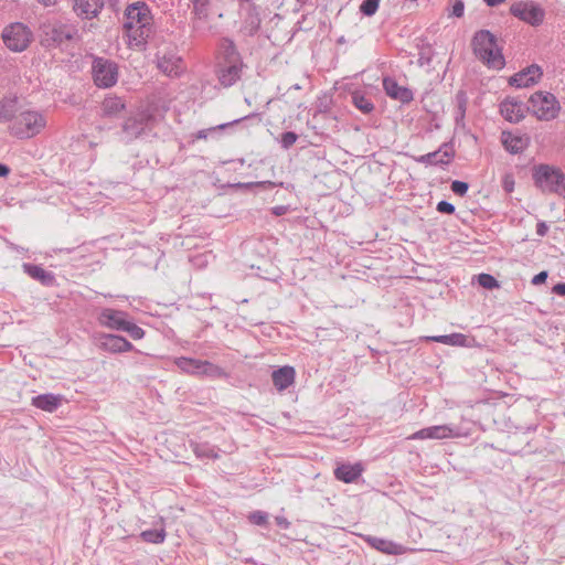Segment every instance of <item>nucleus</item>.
<instances>
[{
  "mask_svg": "<svg viewBox=\"0 0 565 565\" xmlns=\"http://www.w3.org/2000/svg\"><path fill=\"white\" fill-rule=\"evenodd\" d=\"M23 269L31 278L40 281L44 286H53L55 282L54 275L39 265L23 264Z\"/></svg>",
  "mask_w": 565,
  "mask_h": 565,
  "instance_id": "nucleus-26",
  "label": "nucleus"
},
{
  "mask_svg": "<svg viewBox=\"0 0 565 565\" xmlns=\"http://www.w3.org/2000/svg\"><path fill=\"white\" fill-rule=\"evenodd\" d=\"M446 148L447 145L445 143L438 150L418 157L416 161L430 166L448 164L454 153L448 151Z\"/></svg>",
  "mask_w": 565,
  "mask_h": 565,
  "instance_id": "nucleus-21",
  "label": "nucleus"
},
{
  "mask_svg": "<svg viewBox=\"0 0 565 565\" xmlns=\"http://www.w3.org/2000/svg\"><path fill=\"white\" fill-rule=\"evenodd\" d=\"M61 402V396L54 394H41L32 398V405L45 412H54Z\"/></svg>",
  "mask_w": 565,
  "mask_h": 565,
  "instance_id": "nucleus-27",
  "label": "nucleus"
},
{
  "mask_svg": "<svg viewBox=\"0 0 565 565\" xmlns=\"http://www.w3.org/2000/svg\"><path fill=\"white\" fill-rule=\"evenodd\" d=\"M542 75V68L536 64H532L529 67L514 74L510 78L509 83L516 87H529L536 84L541 79Z\"/></svg>",
  "mask_w": 565,
  "mask_h": 565,
  "instance_id": "nucleus-14",
  "label": "nucleus"
},
{
  "mask_svg": "<svg viewBox=\"0 0 565 565\" xmlns=\"http://www.w3.org/2000/svg\"><path fill=\"white\" fill-rule=\"evenodd\" d=\"M244 64L236 63H218L217 78L223 87L233 86L242 77Z\"/></svg>",
  "mask_w": 565,
  "mask_h": 565,
  "instance_id": "nucleus-13",
  "label": "nucleus"
},
{
  "mask_svg": "<svg viewBox=\"0 0 565 565\" xmlns=\"http://www.w3.org/2000/svg\"><path fill=\"white\" fill-rule=\"evenodd\" d=\"M140 536L145 542L149 543H162L166 539V531L161 530H147L141 532Z\"/></svg>",
  "mask_w": 565,
  "mask_h": 565,
  "instance_id": "nucleus-33",
  "label": "nucleus"
},
{
  "mask_svg": "<svg viewBox=\"0 0 565 565\" xmlns=\"http://www.w3.org/2000/svg\"><path fill=\"white\" fill-rule=\"evenodd\" d=\"M363 470L364 468L361 462H344L337 466L334 477L344 483H352L361 477Z\"/></svg>",
  "mask_w": 565,
  "mask_h": 565,
  "instance_id": "nucleus-19",
  "label": "nucleus"
},
{
  "mask_svg": "<svg viewBox=\"0 0 565 565\" xmlns=\"http://www.w3.org/2000/svg\"><path fill=\"white\" fill-rule=\"evenodd\" d=\"M501 141L508 152L518 154L527 147L529 138L515 136L509 131H503L501 135Z\"/></svg>",
  "mask_w": 565,
  "mask_h": 565,
  "instance_id": "nucleus-24",
  "label": "nucleus"
},
{
  "mask_svg": "<svg viewBox=\"0 0 565 565\" xmlns=\"http://www.w3.org/2000/svg\"><path fill=\"white\" fill-rule=\"evenodd\" d=\"M156 120V117L148 110H139L130 115L121 125L119 132L120 140L130 142L138 138L143 131L150 129Z\"/></svg>",
  "mask_w": 565,
  "mask_h": 565,
  "instance_id": "nucleus-5",
  "label": "nucleus"
},
{
  "mask_svg": "<svg viewBox=\"0 0 565 565\" xmlns=\"http://www.w3.org/2000/svg\"><path fill=\"white\" fill-rule=\"evenodd\" d=\"M458 436L456 429L449 425L430 426L414 433L411 439H444Z\"/></svg>",
  "mask_w": 565,
  "mask_h": 565,
  "instance_id": "nucleus-15",
  "label": "nucleus"
},
{
  "mask_svg": "<svg viewBox=\"0 0 565 565\" xmlns=\"http://www.w3.org/2000/svg\"><path fill=\"white\" fill-rule=\"evenodd\" d=\"M352 104L363 114H370L374 110L372 99L363 92L355 90L351 95Z\"/></svg>",
  "mask_w": 565,
  "mask_h": 565,
  "instance_id": "nucleus-29",
  "label": "nucleus"
},
{
  "mask_svg": "<svg viewBox=\"0 0 565 565\" xmlns=\"http://www.w3.org/2000/svg\"><path fill=\"white\" fill-rule=\"evenodd\" d=\"M221 61L218 63H236L242 64V57L236 49L235 43L228 39L223 38L218 44Z\"/></svg>",
  "mask_w": 565,
  "mask_h": 565,
  "instance_id": "nucleus-22",
  "label": "nucleus"
},
{
  "mask_svg": "<svg viewBox=\"0 0 565 565\" xmlns=\"http://www.w3.org/2000/svg\"><path fill=\"white\" fill-rule=\"evenodd\" d=\"M295 376L296 371L289 365L281 366L271 374L273 383L278 391L288 388L294 383Z\"/></svg>",
  "mask_w": 565,
  "mask_h": 565,
  "instance_id": "nucleus-23",
  "label": "nucleus"
},
{
  "mask_svg": "<svg viewBox=\"0 0 565 565\" xmlns=\"http://www.w3.org/2000/svg\"><path fill=\"white\" fill-rule=\"evenodd\" d=\"M463 11H465L463 2L461 0H457L452 6L451 15H454L456 18H461L463 15Z\"/></svg>",
  "mask_w": 565,
  "mask_h": 565,
  "instance_id": "nucleus-45",
  "label": "nucleus"
},
{
  "mask_svg": "<svg viewBox=\"0 0 565 565\" xmlns=\"http://www.w3.org/2000/svg\"><path fill=\"white\" fill-rule=\"evenodd\" d=\"M450 189L456 195L463 196L467 193L469 185L467 182L455 180L451 182Z\"/></svg>",
  "mask_w": 565,
  "mask_h": 565,
  "instance_id": "nucleus-40",
  "label": "nucleus"
},
{
  "mask_svg": "<svg viewBox=\"0 0 565 565\" xmlns=\"http://www.w3.org/2000/svg\"><path fill=\"white\" fill-rule=\"evenodd\" d=\"M93 78L98 87H111L118 79L117 64L103 57H96L93 62Z\"/></svg>",
  "mask_w": 565,
  "mask_h": 565,
  "instance_id": "nucleus-9",
  "label": "nucleus"
},
{
  "mask_svg": "<svg viewBox=\"0 0 565 565\" xmlns=\"http://www.w3.org/2000/svg\"><path fill=\"white\" fill-rule=\"evenodd\" d=\"M100 348L110 353H122L134 350L132 343L118 334H102Z\"/></svg>",
  "mask_w": 565,
  "mask_h": 565,
  "instance_id": "nucleus-16",
  "label": "nucleus"
},
{
  "mask_svg": "<svg viewBox=\"0 0 565 565\" xmlns=\"http://www.w3.org/2000/svg\"><path fill=\"white\" fill-rule=\"evenodd\" d=\"M436 210L443 214H452L455 212V206L447 201H440L437 203Z\"/></svg>",
  "mask_w": 565,
  "mask_h": 565,
  "instance_id": "nucleus-44",
  "label": "nucleus"
},
{
  "mask_svg": "<svg viewBox=\"0 0 565 565\" xmlns=\"http://www.w3.org/2000/svg\"><path fill=\"white\" fill-rule=\"evenodd\" d=\"M502 186H503L504 191H507L508 193H511L514 189L513 177L510 174L505 175L503 179Z\"/></svg>",
  "mask_w": 565,
  "mask_h": 565,
  "instance_id": "nucleus-46",
  "label": "nucleus"
},
{
  "mask_svg": "<svg viewBox=\"0 0 565 565\" xmlns=\"http://www.w3.org/2000/svg\"><path fill=\"white\" fill-rule=\"evenodd\" d=\"M193 4L192 12L198 19L207 17L210 0H191Z\"/></svg>",
  "mask_w": 565,
  "mask_h": 565,
  "instance_id": "nucleus-34",
  "label": "nucleus"
},
{
  "mask_svg": "<svg viewBox=\"0 0 565 565\" xmlns=\"http://www.w3.org/2000/svg\"><path fill=\"white\" fill-rule=\"evenodd\" d=\"M380 0H363L360 11L366 17H372L379 9Z\"/></svg>",
  "mask_w": 565,
  "mask_h": 565,
  "instance_id": "nucleus-38",
  "label": "nucleus"
},
{
  "mask_svg": "<svg viewBox=\"0 0 565 565\" xmlns=\"http://www.w3.org/2000/svg\"><path fill=\"white\" fill-rule=\"evenodd\" d=\"M97 321L102 327L122 331L128 321V313L113 308H103L97 316Z\"/></svg>",
  "mask_w": 565,
  "mask_h": 565,
  "instance_id": "nucleus-12",
  "label": "nucleus"
},
{
  "mask_svg": "<svg viewBox=\"0 0 565 565\" xmlns=\"http://www.w3.org/2000/svg\"><path fill=\"white\" fill-rule=\"evenodd\" d=\"M10 173L8 166L0 163V177H7Z\"/></svg>",
  "mask_w": 565,
  "mask_h": 565,
  "instance_id": "nucleus-52",
  "label": "nucleus"
},
{
  "mask_svg": "<svg viewBox=\"0 0 565 565\" xmlns=\"http://www.w3.org/2000/svg\"><path fill=\"white\" fill-rule=\"evenodd\" d=\"M254 116H255V115H248V116H245V117H243V118L235 119V120H233L232 122H227V124L218 125L216 128H217V129H225L226 127L233 126V125H235V124L241 122L242 120L248 119V118L254 117Z\"/></svg>",
  "mask_w": 565,
  "mask_h": 565,
  "instance_id": "nucleus-49",
  "label": "nucleus"
},
{
  "mask_svg": "<svg viewBox=\"0 0 565 565\" xmlns=\"http://www.w3.org/2000/svg\"><path fill=\"white\" fill-rule=\"evenodd\" d=\"M478 284L484 289L492 290L499 287L498 280L490 274H479L477 276Z\"/></svg>",
  "mask_w": 565,
  "mask_h": 565,
  "instance_id": "nucleus-35",
  "label": "nucleus"
},
{
  "mask_svg": "<svg viewBox=\"0 0 565 565\" xmlns=\"http://www.w3.org/2000/svg\"><path fill=\"white\" fill-rule=\"evenodd\" d=\"M298 139V135L294 131H286L280 136V145L284 149H289L295 145Z\"/></svg>",
  "mask_w": 565,
  "mask_h": 565,
  "instance_id": "nucleus-39",
  "label": "nucleus"
},
{
  "mask_svg": "<svg viewBox=\"0 0 565 565\" xmlns=\"http://www.w3.org/2000/svg\"><path fill=\"white\" fill-rule=\"evenodd\" d=\"M457 100H458V115H457V119L460 117V118H463L465 117V113H466V105H467V97H466V94L463 92H458L457 93Z\"/></svg>",
  "mask_w": 565,
  "mask_h": 565,
  "instance_id": "nucleus-42",
  "label": "nucleus"
},
{
  "mask_svg": "<svg viewBox=\"0 0 565 565\" xmlns=\"http://www.w3.org/2000/svg\"><path fill=\"white\" fill-rule=\"evenodd\" d=\"M122 331L127 332L129 337L132 338L134 340H140L145 337L143 329L130 320L127 321L125 329Z\"/></svg>",
  "mask_w": 565,
  "mask_h": 565,
  "instance_id": "nucleus-37",
  "label": "nucleus"
},
{
  "mask_svg": "<svg viewBox=\"0 0 565 565\" xmlns=\"http://www.w3.org/2000/svg\"><path fill=\"white\" fill-rule=\"evenodd\" d=\"M430 341L439 342L454 347H469L470 338L462 333H451L445 335H435L427 338Z\"/></svg>",
  "mask_w": 565,
  "mask_h": 565,
  "instance_id": "nucleus-28",
  "label": "nucleus"
},
{
  "mask_svg": "<svg viewBox=\"0 0 565 565\" xmlns=\"http://www.w3.org/2000/svg\"><path fill=\"white\" fill-rule=\"evenodd\" d=\"M533 180L536 188L543 193L565 192V175L558 168L548 164H539L534 168Z\"/></svg>",
  "mask_w": 565,
  "mask_h": 565,
  "instance_id": "nucleus-4",
  "label": "nucleus"
},
{
  "mask_svg": "<svg viewBox=\"0 0 565 565\" xmlns=\"http://www.w3.org/2000/svg\"><path fill=\"white\" fill-rule=\"evenodd\" d=\"M526 107L522 102L516 99H505L500 104V113L505 120L510 122H519L525 116Z\"/></svg>",
  "mask_w": 565,
  "mask_h": 565,
  "instance_id": "nucleus-18",
  "label": "nucleus"
},
{
  "mask_svg": "<svg viewBox=\"0 0 565 565\" xmlns=\"http://www.w3.org/2000/svg\"><path fill=\"white\" fill-rule=\"evenodd\" d=\"M223 374L222 367L209 362L203 361L201 374L200 375H206L211 377H218Z\"/></svg>",
  "mask_w": 565,
  "mask_h": 565,
  "instance_id": "nucleus-36",
  "label": "nucleus"
},
{
  "mask_svg": "<svg viewBox=\"0 0 565 565\" xmlns=\"http://www.w3.org/2000/svg\"><path fill=\"white\" fill-rule=\"evenodd\" d=\"M46 120L41 113L26 110L22 111L14 120L11 132L18 138H31L41 132Z\"/></svg>",
  "mask_w": 565,
  "mask_h": 565,
  "instance_id": "nucleus-6",
  "label": "nucleus"
},
{
  "mask_svg": "<svg viewBox=\"0 0 565 565\" xmlns=\"http://www.w3.org/2000/svg\"><path fill=\"white\" fill-rule=\"evenodd\" d=\"M193 451L198 458H210L216 459L218 458L217 451L214 447H211L207 444H195L193 446Z\"/></svg>",
  "mask_w": 565,
  "mask_h": 565,
  "instance_id": "nucleus-32",
  "label": "nucleus"
},
{
  "mask_svg": "<svg viewBox=\"0 0 565 565\" xmlns=\"http://www.w3.org/2000/svg\"><path fill=\"white\" fill-rule=\"evenodd\" d=\"M547 276H548V275H547V271L543 270V271H541V273L536 274V275L532 278V281H531V282H532L533 285H541V284H543V282H545V281H546Z\"/></svg>",
  "mask_w": 565,
  "mask_h": 565,
  "instance_id": "nucleus-47",
  "label": "nucleus"
},
{
  "mask_svg": "<svg viewBox=\"0 0 565 565\" xmlns=\"http://www.w3.org/2000/svg\"><path fill=\"white\" fill-rule=\"evenodd\" d=\"M510 12L515 18L533 25H540L545 17L544 10L533 2H515L510 7Z\"/></svg>",
  "mask_w": 565,
  "mask_h": 565,
  "instance_id": "nucleus-10",
  "label": "nucleus"
},
{
  "mask_svg": "<svg viewBox=\"0 0 565 565\" xmlns=\"http://www.w3.org/2000/svg\"><path fill=\"white\" fill-rule=\"evenodd\" d=\"M364 540L370 546L385 554L396 555L403 550L402 545L385 539L367 535Z\"/></svg>",
  "mask_w": 565,
  "mask_h": 565,
  "instance_id": "nucleus-25",
  "label": "nucleus"
},
{
  "mask_svg": "<svg viewBox=\"0 0 565 565\" xmlns=\"http://www.w3.org/2000/svg\"><path fill=\"white\" fill-rule=\"evenodd\" d=\"M38 1L41 2L42 4L49 7V6L55 4L57 0H38Z\"/></svg>",
  "mask_w": 565,
  "mask_h": 565,
  "instance_id": "nucleus-55",
  "label": "nucleus"
},
{
  "mask_svg": "<svg viewBox=\"0 0 565 565\" xmlns=\"http://www.w3.org/2000/svg\"><path fill=\"white\" fill-rule=\"evenodd\" d=\"M40 43L47 50L64 49L70 42L78 41L76 25L57 19H46L39 26Z\"/></svg>",
  "mask_w": 565,
  "mask_h": 565,
  "instance_id": "nucleus-2",
  "label": "nucleus"
},
{
  "mask_svg": "<svg viewBox=\"0 0 565 565\" xmlns=\"http://www.w3.org/2000/svg\"><path fill=\"white\" fill-rule=\"evenodd\" d=\"M175 364L181 371L185 373L200 375L203 361L181 356L175 360Z\"/></svg>",
  "mask_w": 565,
  "mask_h": 565,
  "instance_id": "nucleus-30",
  "label": "nucleus"
},
{
  "mask_svg": "<svg viewBox=\"0 0 565 565\" xmlns=\"http://www.w3.org/2000/svg\"><path fill=\"white\" fill-rule=\"evenodd\" d=\"M103 7V0H75L73 10L82 19H93L97 17Z\"/></svg>",
  "mask_w": 565,
  "mask_h": 565,
  "instance_id": "nucleus-20",
  "label": "nucleus"
},
{
  "mask_svg": "<svg viewBox=\"0 0 565 565\" xmlns=\"http://www.w3.org/2000/svg\"><path fill=\"white\" fill-rule=\"evenodd\" d=\"M287 212V206L278 205L273 207V214L276 216L284 215Z\"/></svg>",
  "mask_w": 565,
  "mask_h": 565,
  "instance_id": "nucleus-51",
  "label": "nucleus"
},
{
  "mask_svg": "<svg viewBox=\"0 0 565 565\" xmlns=\"http://www.w3.org/2000/svg\"><path fill=\"white\" fill-rule=\"evenodd\" d=\"M471 46L475 55L487 66L501 70L504 66V57L498 46L497 38L489 30H480L475 33Z\"/></svg>",
  "mask_w": 565,
  "mask_h": 565,
  "instance_id": "nucleus-3",
  "label": "nucleus"
},
{
  "mask_svg": "<svg viewBox=\"0 0 565 565\" xmlns=\"http://www.w3.org/2000/svg\"><path fill=\"white\" fill-rule=\"evenodd\" d=\"M548 232V226L546 225L545 222H539L536 224V234L539 236H545Z\"/></svg>",
  "mask_w": 565,
  "mask_h": 565,
  "instance_id": "nucleus-48",
  "label": "nucleus"
},
{
  "mask_svg": "<svg viewBox=\"0 0 565 565\" xmlns=\"http://www.w3.org/2000/svg\"><path fill=\"white\" fill-rule=\"evenodd\" d=\"M505 0H484V2L487 3V6L489 7H497L501 3H503Z\"/></svg>",
  "mask_w": 565,
  "mask_h": 565,
  "instance_id": "nucleus-53",
  "label": "nucleus"
},
{
  "mask_svg": "<svg viewBox=\"0 0 565 565\" xmlns=\"http://www.w3.org/2000/svg\"><path fill=\"white\" fill-rule=\"evenodd\" d=\"M124 28L128 32L130 43L143 47L152 34V15L143 1L129 4L125 10Z\"/></svg>",
  "mask_w": 565,
  "mask_h": 565,
  "instance_id": "nucleus-1",
  "label": "nucleus"
},
{
  "mask_svg": "<svg viewBox=\"0 0 565 565\" xmlns=\"http://www.w3.org/2000/svg\"><path fill=\"white\" fill-rule=\"evenodd\" d=\"M214 129H215V128L207 129V130H200V131L198 132V136H196V137H198L199 139H205V138L207 137V134H209L210 131L214 130Z\"/></svg>",
  "mask_w": 565,
  "mask_h": 565,
  "instance_id": "nucleus-54",
  "label": "nucleus"
},
{
  "mask_svg": "<svg viewBox=\"0 0 565 565\" xmlns=\"http://www.w3.org/2000/svg\"><path fill=\"white\" fill-rule=\"evenodd\" d=\"M249 521L256 525H265L267 523V513L262 511H255L249 514Z\"/></svg>",
  "mask_w": 565,
  "mask_h": 565,
  "instance_id": "nucleus-41",
  "label": "nucleus"
},
{
  "mask_svg": "<svg viewBox=\"0 0 565 565\" xmlns=\"http://www.w3.org/2000/svg\"><path fill=\"white\" fill-rule=\"evenodd\" d=\"M158 68L170 77L179 76L183 72L182 58L174 47L167 51H158L156 54Z\"/></svg>",
  "mask_w": 565,
  "mask_h": 565,
  "instance_id": "nucleus-11",
  "label": "nucleus"
},
{
  "mask_svg": "<svg viewBox=\"0 0 565 565\" xmlns=\"http://www.w3.org/2000/svg\"><path fill=\"white\" fill-rule=\"evenodd\" d=\"M13 117V113L10 105L0 104V121H9Z\"/></svg>",
  "mask_w": 565,
  "mask_h": 565,
  "instance_id": "nucleus-43",
  "label": "nucleus"
},
{
  "mask_svg": "<svg viewBox=\"0 0 565 565\" xmlns=\"http://www.w3.org/2000/svg\"><path fill=\"white\" fill-rule=\"evenodd\" d=\"M529 103L533 114L541 120L554 119L559 111V104L556 97L547 92H536L531 95Z\"/></svg>",
  "mask_w": 565,
  "mask_h": 565,
  "instance_id": "nucleus-8",
  "label": "nucleus"
},
{
  "mask_svg": "<svg viewBox=\"0 0 565 565\" xmlns=\"http://www.w3.org/2000/svg\"><path fill=\"white\" fill-rule=\"evenodd\" d=\"M553 292L558 296H565V282H558L553 287Z\"/></svg>",
  "mask_w": 565,
  "mask_h": 565,
  "instance_id": "nucleus-50",
  "label": "nucleus"
},
{
  "mask_svg": "<svg viewBox=\"0 0 565 565\" xmlns=\"http://www.w3.org/2000/svg\"><path fill=\"white\" fill-rule=\"evenodd\" d=\"M383 88L388 97L403 104H408L414 99L413 92L405 86L398 85L393 77H385L383 79Z\"/></svg>",
  "mask_w": 565,
  "mask_h": 565,
  "instance_id": "nucleus-17",
  "label": "nucleus"
},
{
  "mask_svg": "<svg viewBox=\"0 0 565 565\" xmlns=\"http://www.w3.org/2000/svg\"><path fill=\"white\" fill-rule=\"evenodd\" d=\"M2 39L9 50L22 52L31 43L32 32L25 24L15 22L4 28Z\"/></svg>",
  "mask_w": 565,
  "mask_h": 565,
  "instance_id": "nucleus-7",
  "label": "nucleus"
},
{
  "mask_svg": "<svg viewBox=\"0 0 565 565\" xmlns=\"http://www.w3.org/2000/svg\"><path fill=\"white\" fill-rule=\"evenodd\" d=\"M102 108L105 115L114 116L125 109V103L120 97L107 96L103 100Z\"/></svg>",
  "mask_w": 565,
  "mask_h": 565,
  "instance_id": "nucleus-31",
  "label": "nucleus"
}]
</instances>
